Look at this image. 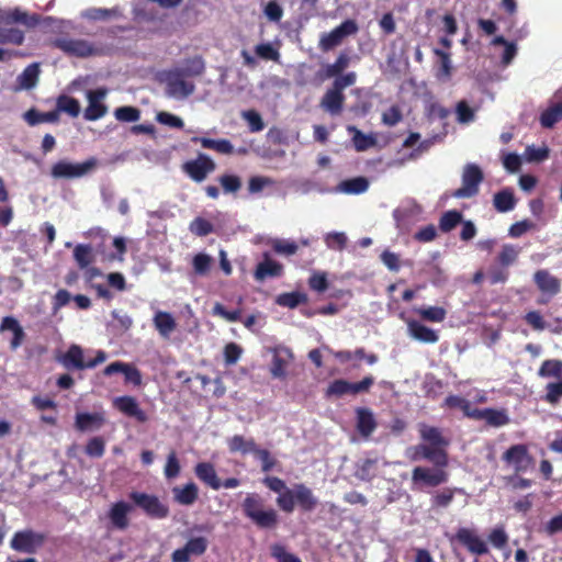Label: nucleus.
Masks as SVG:
<instances>
[{"mask_svg":"<svg viewBox=\"0 0 562 562\" xmlns=\"http://www.w3.org/2000/svg\"><path fill=\"white\" fill-rule=\"evenodd\" d=\"M106 94L108 90L105 88L87 91L88 106L83 112V116L87 121L100 120L108 113V106L104 104Z\"/></svg>","mask_w":562,"mask_h":562,"instance_id":"nucleus-9","label":"nucleus"},{"mask_svg":"<svg viewBox=\"0 0 562 562\" xmlns=\"http://www.w3.org/2000/svg\"><path fill=\"white\" fill-rule=\"evenodd\" d=\"M549 148L547 146L535 147L533 145L527 146L524 157L528 162H541L549 157Z\"/></svg>","mask_w":562,"mask_h":562,"instance_id":"nucleus-46","label":"nucleus"},{"mask_svg":"<svg viewBox=\"0 0 562 562\" xmlns=\"http://www.w3.org/2000/svg\"><path fill=\"white\" fill-rule=\"evenodd\" d=\"M482 180L483 173L481 169L473 164L467 165L462 173V186L453 195L456 198H471L479 192V184Z\"/></svg>","mask_w":562,"mask_h":562,"instance_id":"nucleus-7","label":"nucleus"},{"mask_svg":"<svg viewBox=\"0 0 562 562\" xmlns=\"http://www.w3.org/2000/svg\"><path fill=\"white\" fill-rule=\"evenodd\" d=\"M434 53L439 57L440 65L439 69L437 71V78L440 81H448L451 78L452 75V64L450 59V55L447 52L440 50L436 48Z\"/></svg>","mask_w":562,"mask_h":562,"instance_id":"nucleus-39","label":"nucleus"},{"mask_svg":"<svg viewBox=\"0 0 562 562\" xmlns=\"http://www.w3.org/2000/svg\"><path fill=\"white\" fill-rule=\"evenodd\" d=\"M357 23L353 20H346L333 31L322 34L319 47L323 50H329L339 45L345 37L357 33Z\"/></svg>","mask_w":562,"mask_h":562,"instance_id":"nucleus-8","label":"nucleus"},{"mask_svg":"<svg viewBox=\"0 0 562 562\" xmlns=\"http://www.w3.org/2000/svg\"><path fill=\"white\" fill-rule=\"evenodd\" d=\"M105 450V442L100 437L90 439L86 446V453L92 458H100Z\"/></svg>","mask_w":562,"mask_h":562,"instance_id":"nucleus-61","label":"nucleus"},{"mask_svg":"<svg viewBox=\"0 0 562 562\" xmlns=\"http://www.w3.org/2000/svg\"><path fill=\"white\" fill-rule=\"evenodd\" d=\"M182 72L172 69L164 74L166 95L176 100H184L195 91V85L187 79Z\"/></svg>","mask_w":562,"mask_h":562,"instance_id":"nucleus-3","label":"nucleus"},{"mask_svg":"<svg viewBox=\"0 0 562 562\" xmlns=\"http://www.w3.org/2000/svg\"><path fill=\"white\" fill-rule=\"evenodd\" d=\"M520 252V248L513 245H504L498 259L503 266H509L516 261Z\"/></svg>","mask_w":562,"mask_h":562,"instance_id":"nucleus-55","label":"nucleus"},{"mask_svg":"<svg viewBox=\"0 0 562 562\" xmlns=\"http://www.w3.org/2000/svg\"><path fill=\"white\" fill-rule=\"evenodd\" d=\"M412 481L414 484L438 486L448 481V473L442 469L416 467L412 473Z\"/></svg>","mask_w":562,"mask_h":562,"instance_id":"nucleus-12","label":"nucleus"},{"mask_svg":"<svg viewBox=\"0 0 562 562\" xmlns=\"http://www.w3.org/2000/svg\"><path fill=\"white\" fill-rule=\"evenodd\" d=\"M356 417L357 430L362 437L369 438L376 428V420L373 412L369 408L359 407L356 409Z\"/></svg>","mask_w":562,"mask_h":562,"instance_id":"nucleus-24","label":"nucleus"},{"mask_svg":"<svg viewBox=\"0 0 562 562\" xmlns=\"http://www.w3.org/2000/svg\"><path fill=\"white\" fill-rule=\"evenodd\" d=\"M494 206L499 212L512 211L515 206V198L509 190H503L494 195Z\"/></svg>","mask_w":562,"mask_h":562,"instance_id":"nucleus-44","label":"nucleus"},{"mask_svg":"<svg viewBox=\"0 0 562 562\" xmlns=\"http://www.w3.org/2000/svg\"><path fill=\"white\" fill-rule=\"evenodd\" d=\"M306 296L299 292L282 293L277 296L276 302L280 306L290 308L296 307L300 303L304 302Z\"/></svg>","mask_w":562,"mask_h":562,"instance_id":"nucleus-47","label":"nucleus"},{"mask_svg":"<svg viewBox=\"0 0 562 562\" xmlns=\"http://www.w3.org/2000/svg\"><path fill=\"white\" fill-rule=\"evenodd\" d=\"M58 360L66 369L82 370L87 368V361L83 359V350L78 345H71Z\"/></svg>","mask_w":562,"mask_h":562,"instance_id":"nucleus-26","label":"nucleus"},{"mask_svg":"<svg viewBox=\"0 0 562 562\" xmlns=\"http://www.w3.org/2000/svg\"><path fill=\"white\" fill-rule=\"evenodd\" d=\"M562 120V103H555L544 110L540 115V123L546 128H551Z\"/></svg>","mask_w":562,"mask_h":562,"instance_id":"nucleus-38","label":"nucleus"},{"mask_svg":"<svg viewBox=\"0 0 562 562\" xmlns=\"http://www.w3.org/2000/svg\"><path fill=\"white\" fill-rule=\"evenodd\" d=\"M209 546L205 537H194L187 541L183 548L173 551L171 559L172 562H188L191 555L203 554Z\"/></svg>","mask_w":562,"mask_h":562,"instance_id":"nucleus-13","label":"nucleus"},{"mask_svg":"<svg viewBox=\"0 0 562 562\" xmlns=\"http://www.w3.org/2000/svg\"><path fill=\"white\" fill-rule=\"evenodd\" d=\"M282 272V266L277 261L266 259L260 262L256 269L255 278L259 281L265 280L267 277H278Z\"/></svg>","mask_w":562,"mask_h":562,"instance_id":"nucleus-34","label":"nucleus"},{"mask_svg":"<svg viewBox=\"0 0 562 562\" xmlns=\"http://www.w3.org/2000/svg\"><path fill=\"white\" fill-rule=\"evenodd\" d=\"M493 46L503 45L504 52L502 54V64L508 66L517 54V45L513 42L506 41L503 36H495L491 43Z\"/></svg>","mask_w":562,"mask_h":562,"instance_id":"nucleus-40","label":"nucleus"},{"mask_svg":"<svg viewBox=\"0 0 562 562\" xmlns=\"http://www.w3.org/2000/svg\"><path fill=\"white\" fill-rule=\"evenodd\" d=\"M25 120L29 124L35 125L42 122H54L57 120V113L49 112V113H38L34 110H30L24 115Z\"/></svg>","mask_w":562,"mask_h":562,"instance_id":"nucleus-57","label":"nucleus"},{"mask_svg":"<svg viewBox=\"0 0 562 562\" xmlns=\"http://www.w3.org/2000/svg\"><path fill=\"white\" fill-rule=\"evenodd\" d=\"M213 315L225 319L228 323H234L240 319V310L227 311L221 303H215L212 310Z\"/></svg>","mask_w":562,"mask_h":562,"instance_id":"nucleus-54","label":"nucleus"},{"mask_svg":"<svg viewBox=\"0 0 562 562\" xmlns=\"http://www.w3.org/2000/svg\"><path fill=\"white\" fill-rule=\"evenodd\" d=\"M24 34L19 29H0V44L21 45Z\"/></svg>","mask_w":562,"mask_h":562,"instance_id":"nucleus-48","label":"nucleus"},{"mask_svg":"<svg viewBox=\"0 0 562 562\" xmlns=\"http://www.w3.org/2000/svg\"><path fill=\"white\" fill-rule=\"evenodd\" d=\"M114 116L121 122H136L140 117V112L134 106H121L114 111Z\"/></svg>","mask_w":562,"mask_h":562,"instance_id":"nucleus-51","label":"nucleus"},{"mask_svg":"<svg viewBox=\"0 0 562 562\" xmlns=\"http://www.w3.org/2000/svg\"><path fill=\"white\" fill-rule=\"evenodd\" d=\"M255 52L260 58L266 60L277 61L280 57L278 49L274 48L271 43H262L257 45Z\"/></svg>","mask_w":562,"mask_h":562,"instance_id":"nucleus-60","label":"nucleus"},{"mask_svg":"<svg viewBox=\"0 0 562 562\" xmlns=\"http://www.w3.org/2000/svg\"><path fill=\"white\" fill-rule=\"evenodd\" d=\"M484 420L492 426H504L509 419L508 416L503 411H496L492 408H485Z\"/></svg>","mask_w":562,"mask_h":562,"instance_id":"nucleus-53","label":"nucleus"},{"mask_svg":"<svg viewBox=\"0 0 562 562\" xmlns=\"http://www.w3.org/2000/svg\"><path fill=\"white\" fill-rule=\"evenodd\" d=\"M408 336L423 344H436L439 340V335L436 330L425 326L418 321L406 319Z\"/></svg>","mask_w":562,"mask_h":562,"instance_id":"nucleus-16","label":"nucleus"},{"mask_svg":"<svg viewBox=\"0 0 562 562\" xmlns=\"http://www.w3.org/2000/svg\"><path fill=\"white\" fill-rule=\"evenodd\" d=\"M194 473L199 480L209 485L211 488L217 491L222 487V482L218 479L213 464L209 462H200L195 465Z\"/></svg>","mask_w":562,"mask_h":562,"instance_id":"nucleus-27","label":"nucleus"},{"mask_svg":"<svg viewBox=\"0 0 562 562\" xmlns=\"http://www.w3.org/2000/svg\"><path fill=\"white\" fill-rule=\"evenodd\" d=\"M456 539L473 554L483 555L488 551L486 542L472 529L460 528Z\"/></svg>","mask_w":562,"mask_h":562,"instance_id":"nucleus-14","label":"nucleus"},{"mask_svg":"<svg viewBox=\"0 0 562 562\" xmlns=\"http://www.w3.org/2000/svg\"><path fill=\"white\" fill-rule=\"evenodd\" d=\"M345 95L334 87L328 89L321 100V106L330 115H338L342 111Z\"/></svg>","mask_w":562,"mask_h":562,"instance_id":"nucleus-25","label":"nucleus"},{"mask_svg":"<svg viewBox=\"0 0 562 562\" xmlns=\"http://www.w3.org/2000/svg\"><path fill=\"white\" fill-rule=\"evenodd\" d=\"M271 245L276 252L286 256L294 255L299 249L294 241L286 239H273Z\"/></svg>","mask_w":562,"mask_h":562,"instance_id":"nucleus-56","label":"nucleus"},{"mask_svg":"<svg viewBox=\"0 0 562 562\" xmlns=\"http://www.w3.org/2000/svg\"><path fill=\"white\" fill-rule=\"evenodd\" d=\"M324 241L329 249L340 251L345 249L348 237L344 232H330L324 236Z\"/></svg>","mask_w":562,"mask_h":562,"instance_id":"nucleus-45","label":"nucleus"},{"mask_svg":"<svg viewBox=\"0 0 562 562\" xmlns=\"http://www.w3.org/2000/svg\"><path fill=\"white\" fill-rule=\"evenodd\" d=\"M57 110L60 112H65L72 117H77L80 113L81 108L78 100L68 95H60L57 99Z\"/></svg>","mask_w":562,"mask_h":562,"instance_id":"nucleus-42","label":"nucleus"},{"mask_svg":"<svg viewBox=\"0 0 562 562\" xmlns=\"http://www.w3.org/2000/svg\"><path fill=\"white\" fill-rule=\"evenodd\" d=\"M183 168L193 180L201 182L215 169V164L210 157L200 155L195 160L186 162Z\"/></svg>","mask_w":562,"mask_h":562,"instance_id":"nucleus-15","label":"nucleus"},{"mask_svg":"<svg viewBox=\"0 0 562 562\" xmlns=\"http://www.w3.org/2000/svg\"><path fill=\"white\" fill-rule=\"evenodd\" d=\"M181 472V465L175 451H171L167 457V462L164 469V474L167 479L171 480L177 477Z\"/></svg>","mask_w":562,"mask_h":562,"instance_id":"nucleus-52","label":"nucleus"},{"mask_svg":"<svg viewBox=\"0 0 562 562\" xmlns=\"http://www.w3.org/2000/svg\"><path fill=\"white\" fill-rule=\"evenodd\" d=\"M171 493L176 503L183 506H191L199 497V487L195 483L189 482L184 485L172 487Z\"/></svg>","mask_w":562,"mask_h":562,"instance_id":"nucleus-22","label":"nucleus"},{"mask_svg":"<svg viewBox=\"0 0 562 562\" xmlns=\"http://www.w3.org/2000/svg\"><path fill=\"white\" fill-rule=\"evenodd\" d=\"M272 353L270 374L274 379L284 380L288 376V368L293 361V352L284 346L270 349Z\"/></svg>","mask_w":562,"mask_h":562,"instance_id":"nucleus-10","label":"nucleus"},{"mask_svg":"<svg viewBox=\"0 0 562 562\" xmlns=\"http://www.w3.org/2000/svg\"><path fill=\"white\" fill-rule=\"evenodd\" d=\"M538 375L540 378L562 379V361L557 359L543 361L538 371Z\"/></svg>","mask_w":562,"mask_h":562,"instance_id":"nucleus-41","label":"nucleus"},{"mask_svg":"<svg viewBox=\"0 0 562 562\" xmlns=\"http://www.w3.org/2000/svg\"><path fill=\"white\" fill-rule=\"evenodd\" d=\"M349 65V58L346 55H340L334 64L327 65L325 69L326 77L331 78L339 75Z\"/></svg>","mask_w":562,"mask_h":562,"instance_id":"nucleus-63","label":"nucleus"},{"mask_svg":"<svg viewBox=\"0 0 562 562\" xmlns=\"http://www.w3.org/2000/svg\"><path fill=\"white\" fill-rule=\"evenodd\" d=\"M373 382L374 380L372 376H366L358 383H351L342 379L335 380L328 385L326 395L328 397H341L347 394L356 395L362 392H367L372 386Z\"/></svg>","mask_w":562,"mask_h":562,"instance_id":"nucleus-6","label":"nucleus"},{"mask_svg":"<svg viewBox=\"0 0 562 562\" xmlns=\"http://www.w3.org/2000/svg\"><path fill=\"white\" fill-rule=\"evenodd\" d=\"M228 447L232 452L241 453L254 452L256 449L254 440L246 439L239 435H236L228 440Z\"/></svg>","mask_w":562,"mask_h":562,"instance_id":"nucleus-43","label":"nucleus"},{"mask_svg":"<svg viewBox=\"0 0 562 562\" xmlns=\"http://www.w3.org/2000/svg\"><path fill=\"white\" fill-rule=\"evenodd\" d=\"M277 504L282 510L292 513L295 506L294 491L286 488L280 493L279 497L277 498Z\"/></svg>","mask_w":562,"mask_h":562,"instance_id":"nucleus-58","label":"nucleus"},{"mask_svg":"<svg viewBox=\"0 0 562 562\" xmlns=\"http://www.w3.org/2000/svg\"><path fill=\"white\" fill-rule=\"evenodd\" d=\"M56 45L63 52L77 57L90 56L97 52V49L85 40L61 38L56 42Z\"/></svg>","mask_w":562,"mask_h":562,"instance_id":"nucleus-17","label":"nucleus"},{"mask_svg":"<svg viewBox=\"0 0 562 562\" xmlns=\"http://www.w3.org/2000/svg\"><path fill=\"white\" fill-rule=\"evenodd\" d=\"M45 542V535L34 531L32 529H24L16 531L11 540L10 547L14 551L33 554L43 547Z\"/></svg>","mask_w":562,"mask_h":562,"instance_id":"nucleus-4","label":"nucleus"},{"mask_svg":"<svg viewBox=\"0 0 562 562\" xmlns=\"http://www.w3.org/2000/svg\"><path fill=\"white\" fill-rule=\"evenodd\" d=\"M97 167L98 159L94 157L82 162L59 160L52 166L50 175L55 179H76L93 172Z\"/></svg>","mask_w":562,"mask_h":562,"instance_id":"nucleus-2","label":"nucleus"},{"mask_svg":"<svg viewBox=\"0 0 562 562\" xmlns=\"http://www.w3.org/2000/svg\"><path fill=\"white\" fill-rule=\"evenodd\" d=\"M533 281L538 289L549 296H554L561 291V281L548 270H538L533 274Z\"/></svg>","mask_w":562,"mask_h":562,"instance_id":"nucleus-21","label":"nucleus"},{"mask_svg":"<svg viewBox=\"0 0 562 562\" xmlns=\"http://www.w3.org/2000/svg\"><path fill=\"white\" fill-rule=\"evenodd\" d=\"M546 391L544 400L550 404H557L562 397V381L549 383Z\"/></svg>","mask_w":562,"mask_h":562,"instance_id":"nucleus-64","label":"nucleus"},{"mask_svg":"<svg viewBox=\"0 0 562 562\" xmlns=\"http://www.w3.org/2000/svg\"><path fill=\"white\" fill-rule=\"evenodd\" d=\"M130 498L135 505L140 507L148 516L153 518H165L169 514L168 506L160 502V499L151 494L132 492Z\"/></svg>","mask_w":562,"mask_h":562,"instance_id":"nucleus-5","label":"nucleus"},{"mask_svg":"<svg viewBox=\"0 0 562 562\" xmlns=\"http://www.w3.org/2000/svg\"><path fill=\"white\" fill-rule=\"evenodd\" d=\"M347 131L352 135V144L357 151H364L376 145V137L372 133L364 134L352 125H349Z\"/></svg>","mask_w":562,"mask_h":562,"instance_id":"nucleus-29","label":"nucleus"},{"mask_svg":"<svg viewBox=\"0 0 562 562\" xmlns=\"http://www.w3.org/2000/svg\"><path fill=\"white\" fill-rule=\"evenodd\" d=\"M245 515L251 519L258 527L270 528L277 524V512L274 509H263L260 497L256 494H249L243 502Z\"/></svg>","mask_w":562,"mask_h":562,"instance_id":"nucleus-1","label":"nucleus"},{"mask_svg":"<svg viewBox=\"0 0 562 562\" xmlns=\"http://www.w3.org/2000/svg\"><path fill=\"white\" fill-rule=\"evenodd\" d=\"M503 460L515 472H525L532 464V458L528 453L525 445H515L510 447L503 456Z\"/></svg>","mask_w":562,"mask_h":562,"instance_id":"nucleus-11","label":"nucleus"},{"mask_svg":"<svg viewBox=\"0 0 562 562\" xmlns=\"http://www.w3.org/2000/svg\"><path fill=\"white\" fill-rule=\"evenodd\" d=\"M133 510V506L126 502L114 503L109 510V519L112 526L119 530H124L128 527V514Z\"/></svg>","mask_w":562,"mask_h":562,"instance_id":"nucleus-19","label":"nucleus"},{"mask_svg":"<svg viewBox=\"0 0 562 562\" xmlns=\"http://www.w3.org/2000/svg\"><path fill=\"white\" fill-rule=\"evenodd\" d=\"M241 116L248 123L251 132H260L265 128V124L258 112L254 110L244 111Z\"/></svg>","mask_w":562,"mask_h":562,"instance_id":"nucleus-59","label":"nucleus"},{"mask_svg":"<svg viewBox=\"0 0 562 562\" xmlns=\"http://www.w3.org/2000/svg\"><path fill=\"white\" fill-rule=\"evenodd\" d=\"M153 324L164 339H168L177 328L176 318L171 313L165 311H157L155 313Z\"/></svg>","mask_w":562,"mask_h":562,"instance_id":"nucleus-23","label":"nucleus"},{"mask_svg":"<svg viewBox=\"0 0 562 562\" xmlns=\"http://www.w3.org/2000/svg\"><path fill=\"white\" fill-rule=\"evenodd\" d=\"M415 313H417L423 319L432 322V323H441L446 319L447 311L441 306H423L414 308Z\"/></svg>","mask_w":562,"mask_h":562,"instance_id":"nucleus-35","label":"nucleus"},{"mask_svg":"<svg viewBox=\"0 0 562 562\" xmlns=\"http://www.w3.org/2000/svg\"><path fill=\"white\" fill-rule=\"evenodd\" d=\"M369 188V181L364 177H356L344 180L337 186V191L345 194L364 193Z\"/></svg>","mask_w":562,"mask_h":562,"instance_id":"nucleus-30","label":"nucleus"},{"mask_svg":"<svg viewBox=\"0 0 562 562\" xmlns=\"http://www.w3.org/2000/svg\"><path fill=\"white\" fill-rule=\"evenodd\" d=\"M2 19L7 21L20 22L27 26H33L38 21L36 15H29L26 12H23L19 9L8 12L5 16H2Z\"/></svg>","mask_w":562,"mask_h":562,"instance_id":"nucleus-49","label":"nucleus"},{"mask_svg":"<svg viewBox=\"0 0 562 562\" xmlns=\"http://www.w3.org/2000/svg\"><path fill=\"white\" fill-rule=\"evenodd\" d=\"M418 431L422 439L434 448L446 447L449 445V440L442 436L439 428L420 424L418 426Z\"/></svg>","mask_w":562,"mask_h":562,"instance_id":"nucleus-28","label":"nucleus"},{"mask_svg":"<svg viewBox=\"0 0 562 562\" xmlns=\"http://www.w3.org/2000/svg\"><path fill=\"white\" fill-rule=\"evenodd\" d=\"M113 405L123 414L136 418L140 423H145L148 417L139 407L137 401L132 396H119L113 400Z\"/></svg>","mask_w":562,"mask_h":562,"instance_id":"nucleus-18","label":"nucleus"},{"mask_svg":"<svg viewBox=\"0 0 562 562\" xmlns=\"http://www.w3.org/2000/svg\"><path fill=\"white\" fill-rule=\"evenodd\" d=\"M186 77H196L204 72L205 65L201 57L187 59L181 66L175 68Z\"/></svg>","mask_w":562,"mask_h":562,"instance_id":"nucleus-36","label":"nucleus"},{"mask_svg":"<svg viewBox=\"0 0 562 562\" xmlns=\"http://www.w3.org/2000/svg\"><path fill=\"white\" fill-rule=\"evenodd\" d=\"M74 258L80 269H87L94 261V252L91 246L79 244L74 249Z\"/></svg>","mask_w":562,"mask_h":562,"instance_id":"nucleus-37","label":"nucleus"},{"mask_svg":"<svg viewBox=\"0 0 562 562\" xmlns=\"http://www.w3.org/2000/svg\"><path fill=\"white\" fill-rule=\"evenodd\" d=\"M192 142L200 143L202 147L213 149L221 154H232L233 145L227 139H211L206 137H193Z\"/></svg>","mask_w":562,"mask_h":562,"instance_id":"nucleus-33","label":"nucleus"},{"mask_svg":"<svg viewBox=\"0 0 562 562\" xmlns=\"http://www.w3.org/2000/svg\"><path fill=\"white\" fill-rule=\"evenodd\" d=\"M213 259L206 254H198L192 260L194 271L199 276H205L210 272Z\"/></svg>","mask_w":562,"mask_h":562,"instance_id":"nucleus-50","label":"nucleus"},{"mask_svg":"<svg viewBox=\"0 0 562 562\" xmlns=\"http://www.w3.org/2000/svg\"><path fill=\"white\" fill-rule=\"evenodd\" d=\"M271 555L278 561V562H301V560L288 552L285 548L281 544H273L271 547Z\"/></svg>","mask_w":562,"mask_h":562,"instance_id":"nucleus-62","label":"nucleus"},{"mask_svg":"<svg viewBox=\"0 0 562 562\" xmlns=\"http://www.w3.org/2000/svg\"><path fill=\"white\" fill-rule=\"evenodd\" d=\"M40 76L38 64L29 65L18 77V90H29L36 86Z\"/></svg>","mask_w":562,"mask_h":562,"instance_id":"nucleus-31","label":"nucleus"},{"mask_svg":"<svg viewBox=\"0 0 562 562\" xmlns=\"http://www.w3.org/2000/svg\"><path fill=\"white\" fill-rule=\"evenodd\" d=\"M105 424L103 412L78 413L75 417V426L80 431H94Z\"/></svg>","mask_w":562,"mask_h":562,"instance_id":"nucleus-20","label":"nucleus"},{"mask_svg":"<svg viewBox=\"0 0 562 562\" xmlns=\"http://www.w3.org/2000/svg\"><path fill=\"white\" fill-rule=\"evenodd\" d=\"M295 501L305 510H312L317 505V499L311 488L303 484H297L293 488Z\"/></svg>","mask_w":562,"mask_h":562,"instance_id":"nucleus-32","label":"nucleus"}]
</instances>
